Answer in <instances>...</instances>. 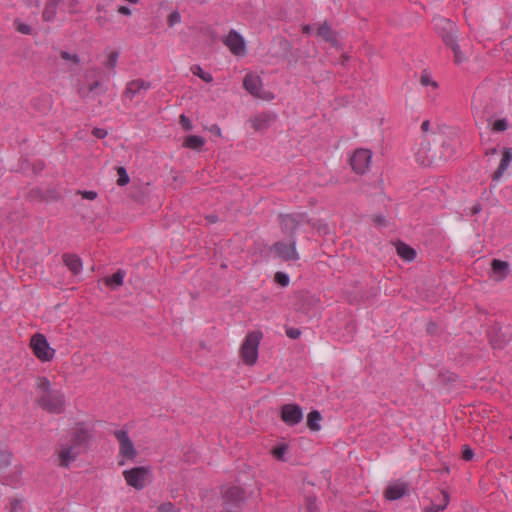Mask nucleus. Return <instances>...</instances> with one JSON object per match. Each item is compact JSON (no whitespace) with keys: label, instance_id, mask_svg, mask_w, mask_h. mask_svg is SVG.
Segmentation results:
<instances>
[{"label":"nucleus","instance_id":"bf43d9fd","mask_svg":"<svg viewBox=\"0 0 512 512\" xmlns=\"http://www.w3.org/2000/svg\"><path fill=\"white\" fill-rule=\"evenodd\" d=\"M210 131L214 133L216 136H221V129L217 125H212Z\"/></svg>","mask_w":512,"mask_h":512},{"label":"nucleus","instance_id":"cd10ccee","mask_svg":"<svg viewBox=\"0 0 512 512\" xmlns=\"http://www.w3.org/2000/svg\"><path fill=\"white\" fill-rule=\"evenodd\" d=\"M321 419H322V416H321L320 412L317 410H312L307 416V426L312 431H319L321 428L320 424H319Z\"/></svg>","mask_w":512,"mask_h":512},{"label":"nucleus","instance_id":"c9c22d12","mask_svg":"<svg viewBox=\"0 0 512 512\" xmlns=\"http://www.w3.org/2000/svg\"><path fill=\"white\" fill-rule=\"evenodd\" d=\"M508 128V122L506 119H498L496 121L493 122L492 124V131L494 132H503L505 130H507Z\"/></svg>","mask_w":512,"mask_h":512},{"label":"nucleus","instance_id":"dca6fc26","mask_svg":"<svg viewBox=\"0 0 512 512\" xmlns=\"http://www.w3.org/2000/svg\"><path fill=\"white\" fill-rule=\"evenodd\" d=\"M510 273V265L507 261L493 259L491 262L490 277L495 281L504 280Z\"/></svg>","mask_w":512,"mask_h":512},{"label":"nucleus","instance_id":"2eb2a0df","mask_svg":"<svg viewBox=\"0 0 512 512\" xmlns=\"http://www.w3.org/2000/svg\"><path fill=\"white\" fill-rule=\"evenodd\" d=\"M150 88L151 83L149 81H145L140 78L131 80L126 84L123 95L129 100H133L136 95L140 94L142 91H147Z\"/></svg>","mask_w":512,"mask_h":512},{"label":"nucleus","instance_id":"4d7b16f0","mask_svg":"<svg viewBox=\"0 0 512 512\" xmlns=\"http://www.w3.org/2000/svg\"><path fill=\"white\" fill-rule=\"evenodd\" d=\"M78 5V0H68V6L70 8V12H75V8Z\"/></svg>","mask_w":512,"mask_h":512},{"label":"nucleus","instance_id":"7ed1b4c3","mask_svg":"<svg viewBox=\"0 0 512 512\" xmlns=\"http://www.w3.org/2000/svg\"><path fill=\"white\" fill-rule=\"evenodd\" d=\"M279 218L282 231L288 233L290 238H295L294 234L297 227L303 223L311 224L313 228H316L319 231H327V226L325 224L311 223V220L306 213L281 214Z\"/></svg>","mask_w":512,"mask_h":512},{"label":"nucleus","instance_id":"ddd939ff","mask_svg":"<svg viewBox=\"0 0 512 512\" xmlns=\"http://www.w3.org/2000/svg\"><path fill=\"white\" fill-rule=\"evenodd\" d=\"M68 441H70L71 445L76 448H80L82 445L86 444L89 439V432L85 427L84 423H78L76 426L70 431L69 436L65 437Z\"/></svg>","mask_w":512,"mask_h":512},{"label":"nucleus","instance_id":"423d86ee","mask_svg":"<svg viewBox=\"0 0 512 512\" xmlns=\"http://www.w3.org/2000/svg\"><path fill=\"white\" fill-rule=\"evenodd\" d=\"M30 346L34 355L42 362L51 361L55 350L50 347L46 337L43 334L36 333L30 340Z\"/></svg>","mask_w":512,"mask_h":512},{"label":"nucleus","instance_id":"603ef678","mask_svg":"<svg viewBox=\"0 0 512 512\" xmlns=\"http://www.w3.org/2000/svg\"><path fill=\"white\" fill-rule=\"evenodd\" d=\"M417 160L419 163H421V165H424V166H429L433 163V159L432 158H429V157H424L423 159H421V151H419L417 153Z\"/></svg>","mask_w":512,"mask_h":512},{"label":"nucleus","instance_id":"774afa93","mask_svg":"<svg viewBox=\"0 0 512 512\" xmlns=\"http://www.w3.org/2000/svg\"><path fill=\"white\" fill-rule=\"evenodd\" d=\"M29 165H30V164H29V162H28L27 160H25V161H24V162H22V164H21V169H22V170H25V169H26V167H27V166H29Z\"/></svg>","mask_w":512,"mask_h":512},{"label":"nucleus","instance_id":"58836bf2","mask_svg":"<svg viewBox=\"0 0 512 512\" xmlns=\"http://www.w3.org/2000/svg\"><path fill=\"white\" fill-rule=\"evenodd\" d=\"M60 57L65 61L72 62L74 65H78L80 63V59L77 54H71L67 51H60Z\"/></svg>","mask_w":512,"mask_h":512},{"label":"nucleus","instance_id":"a18cd8bd","mask_svg":"<svg viewBox=\"0 0 512 512\" xmlns=\"http://www.w3.org/2000/svg\"><path fill=\"white\" fill-rule=\"evenodd\" d=\"M179 122L182 125L184 130H186V131L192 130V128H193L192 123H191L190 119L187 116H185L184 114L180 115Z\"/></svg>","mask_w":512,"mask_h":512},{"label":"nucleus","instance_id":"4c0bfd02","mask_svg":"<svg viewBox=\"0 0 512 512\" xmlns=\"http://www.w3.org/2000/svg\"><path fill=\"white\" fill-rule=\"evenodd\" d=\"M11 463V453L5 450H0V469L6 468Z\"/></svg>","mask_w":512,"mask_h":512},{"label":"nucleus","instance_id":"0eeeda50","mask_svg":"<svg viewBox=\"0 0 512 512\" xmlns=\"http://www.w3.org/2000/svg\"><path fill=\"white\" fill-rule=\"evenodd\" d=\"M222 42L233 55L238 57L245 56V40L236 30L231 29L227 36L223 38Z\"/></svg>","mask_w":512,"mask_h":512},{"label":"nucleus","instance_id":"c85d7f7f","mask_svg":"<svg viewBox=\"0 0 512 512\" xmlns=\"http://www.w3.org/2000/svg\"><path fill=\"white\" fill-rule=\"evenodd\" d=\"M442 501L439 504L432 503L430 506L426 507V512H439L444 510L449 503V494L445 491L441 492Z\"/></svg>","mask_w":512,"mask_h":512},{"label":"nucleus","instance_id":"bb28decb","mask_svg":"<svg viewBox=\"0 0 512 512\" xmlns=\"http://www.w3.org/2000/svg\"><path fill=\"white\" fill-rule=\"evenodd\" d=\"M125 272L122 270H118L112 276L106 277L104 282L107 286L111 288L119 287L123 285Z\"/></svg>","mask_w":512,"mask_h":512},{"label":"nucleus","instance_id":"f704fd0d","mask_svg":"<svg viewBox=\"0 0 512 512\" xmlns=\"http://www.w3.org/2000/svg\"><path fill=\"white\" fill-rule=\"evenodd\" d=\"M14 26L19 33L25 35L32 34V28L29 25L22 23L19 19L14 20Z\"/></svg>","mask_w":512,"mask_h":512},{"label":"nucleus","instance_id":"f3484780","mask_svg":"<svg viewBox=\"0 0 512 512\" xmlns=\"http://www.w3.org/2000/svg\"><path fill=\"white\" fill-rule=\"evenodd\" d=\"M409 491V486L404 482H395L390 484L384 492V496L387 500L394 501L400 499L406 495Z\"/></svg>","mask_w":512,"mask_h":512},{"label":"nucleus","instance_id":"5fc2aeb1","mask_svg":"<svg viewBox=\"0 0 512 512\" xmlns=\"http://www.w3.org/2000/svg\"><path fill=\"white\" fill-rule=\"evenodd\" d=\"M373 222L378 226H386V219L382 215H376L373 217Z\"/></svg>","mask_w":512,"mask_h":512},{"label":"nucleus","instance_id":"aec40b11","mask_svg":"<svg viewBox=\"0 0 512 512\" xmlns=\"http://www.w3.org/2000/svg\"><path fill=\"white\" fill-rule=\"evenodd\" d=\"M512 161V148L505 147L502 151V158L498 168L492 174L493 181H499Z\"/></svg>","mask_w":512,"mask_h":512},{"label":"nucleus","instance_id":"b1692460","mask_svg":"<svg viewBox=\"0 0 512 512\" xmlns=\"http://www.w3.org/2000/svg\"><path fill=\"white\" fill-rule=\"evenodd\" d=\"M317 34L333 46H336L338 43L335 33L327 22H324L319 26Z\"/></svg>","mask_w":512,"mask_h":512},{"label":"nucleus","instance_id":"0e129e2a","mask_svg":"<svg viewBox=\"0 0 512 512\" xmlns=\"http://www.w3.org/2000/svg\"><path fill=\"white\" fill-rule=\"evenodd\" d=\"M132 197L136 200V201H142L143 200V195H139V193H136L135 192H132Z\"/></svg>","mask_w":512,"mask_h":512},{"label":"nucleus","instance_id":"c756f323","mask_svg":"<svg viewBox=\"0 0 512 512\" xmlns=\"http://www.w3.org/2000/svg\"><path fill=\"white\" fill-rule=\"evenodd\" d=\"M490 344L494 349H502L506 345V340L499 332L490 335Z\"/></svg>","mask_w":512,"mask_h":512},{"label":"nucleus","instance_id":"f257e3e1","mask_svg":"<svg viewBox=\"0 0 512 512\" xmlns=\"http://www.w3.org/2000/svg\"><path fill=\"white\" fill-rule=\"evenodd\" d=\"M36 404L51 414H60L65 410V396L60 390L51 388L47 377L36 378Z\"/></svg>","mask_w":512,"mask_h":512},{"label":"nucleus","instance_id":"e433bc0d","mask_svg":"<svg viewBox=\"0 0 512 512\" xmlns=\"http://www.w3.org/2000/svg\"><path fill=\"white\" fill-rule=\"evenodd\" d=\"M420 83L423 86H432L434 89H436L438 87L437 82L433 81L430 78V75L426 71L422 72V74L420 76Z\"/></svg>","mask_w":512,"mask_h":512},{"label":"nucleus","instance_id":"13d9d810","mask_svg":"<svg viewBox=\"0 0 512 512\" xmlns=\"http://www.w3.org/2000/svg\"><path fill=\"white\" fill-rule=\"evenodd\" d=\"M118 12L120 14H123V15H130L131 14V10L128 7H126V6H120L118 8Z\"/></svg>","mask_w":512,"mask_h":512},{"label":"nucleus","instance_id":"5701e85b","mask_svg":"<svg viewBox=\"0 0 512 512\" xmlns=\"http://www.w3.org/2000/svg\"><path fill=\"white\" fill-rule=\"evenodd\" d=\"M396 251L405 261H412L416 258V251L404 242L398 241L396 243Z\"/></svg>","mask_w":512,"mask_h":512},{"label":"nucleus","instance_id":"9b49d317","mask_svg":"<svg viewBox=\"0 0 512 512\" xmlns=\"http://www.w3.org/2000/svg\"><path fill=\"white\" fill-rule=\"evenodd\" d=\"M281 419L289 426L297 425L303 419V411L297 404H285L281 408Z\"/></svg>","mask_w":512,"mask_h":512},{"label":"nucleus","instance_id":"79ce46f5","mask_svg":"<svg viewBox=\"0 0 512 512\" xmlns=\"http://www.w3.org/2000/svg\"><path fill=\"white\" fill-rule=\"evenodd\" d=\"M100 87H101V82L100 81H94L91 84H89L87 92L84 91V90H79V95L81 97L85 98V97L88 96L89 93L95 91L96 89H98Z\"/></svg>","mask_w":512,"mask_h":512},{"label":"nucleus","instance_id":"f03ea898","mask_svg":"<svg viewBox=\"0 0 512 512\" xmlns=\"http://www.w3.org/2000/svg\"><path fill=\"white\" fill-rule=\"evenodd\" d=\"M247 493L244 488L226 485L221 488L222 512H241L246 501Z\"/></svg>","mask_w":512,"mask_h":512},{"label":"nucleus","instance_id":"c03bdc74","mask_svg":"<svg viewBox=\"0 0 512 512\" xmlns=\"http://www.w3.org/2000/svg\"><path fill=\"white\" fill-rule=\"evenodd\" d=\"M181 20V16H180V13L178 11H173L169 16H168V25L170 27L174 26L175 24L179 23Z\"/></svg>","mask_w":512,"mask_h":512},{"label":"nucleus","instance_id":"338daca9","mask_svg":"<svg viewBox=\"0 0 512 512\" xmlns=\"http://www.w3.org/2000/svg\"><path fill=\"white\" fill-rule=\"evenodd\" d=\"M496 153H497V149L496 148H491V149L486 151V155H494Z\"/></svg>","mask_w":512,"mask_h":512},{"label":"nucleus","instance_id":"e2e57ef3","mask_svg":"<svg viewBox=\"0 0 512 512\" xmlns=\"http://www.w3.org/2000/svg\"><path fill=\"white\" fill-rule=\"evenodd\" d=\"M435 330H436V325L434 323H429V325L427 327V331L429 333H433Z\"/></svg>","mask_w":512,"mask_h":512},{"label":"nucleus","instance_id":"49530a36","mask_svg":"<svg viewBox=\"0 0 512 512\" xmlns=\"http://www.w3.org/2000/svg\"><path fill=\"white\" fill-rule=\"evenodd\" d=\"M286 335L291 339H298L301 335V331L298 328L288 327L286 329Z\"/></svg>","mask_w":512,"mask_h":512},{"label":"nucleus","instance_id":"69168bd1","mask_svg":"<svg viewBox=\"0 0 512 512\" xmlns=\"http://www.w3.org/2000/svg\"><path fill=\"white\" fill-rule=\"evenodd\" d=\"M132 197L136 200V201H142L143 200V195H139V193H136L135 192H132Z\"/></svg>","mask_w":512,"mask_h":512},{"label":"nucleus","instance_id":"680f3d73","mask_svg":"<svg viewBox=\"0 0 512 512\" xmlns=\"http://www.w3.org/2000/svg\"><path fill=\"white\" fill-rule=\"evenodd\" d=\"M206 219L210 222V223H215L218 221V217L215 216V215H209L206 217Z\"/></svg>","mask_w":512,"mask_h":512},{"label":"nucleus","instance_id":"1a4fd4ad","mask_svg":"<svg viewBox=\"0 0 512 512\" xmlns=\"http://www.w3.org/2000/svg\"><path fill=\"white\" fill-rule=\"evenodd\" d=\"M372 153L368 149H357L350 158L352 170L357 174H364L370 165Z\"/></svg>","mask_w":512,"mask_h":512},{"label":"nucleus","instance_id":"ea45409f","mask_svg":"<svg viewBox=\"0 0 512 512\" xmlns=\"http://www.w3.org/2000/svg\"><path fill=\"white\" fill-rule=\"evenodd\" d=\"M158 512H181L179 508H177L171 502H164L158 506Z\"/></svg>","mask_w":512,"mask_h":512},{"label":"nucleus","instance_id":"f8f14e48","mask_svg":"<svg viewBox=\"0 0 512 512\" xmlns=\"http://www.w3.org/2000/svg\"><path fill=\"white\" fill-rule=\"evenodd\" d=\"M274 251L276 255L285 260H298L299 256L296 251V240L295 238H290V243H284V242H276L273 245Z\"/></svg>","mask_w":512,"mask_h":512},{"label":"nucleus","instance_id":"473e14b6","mask_svg":"<svg viewBox=\"0 0 512 512\" xmlns=\"http://www.w3.org/2000/svg\"><path fill=\"white\" fill-rule=\"evenodd\" d=\"M117 173H118V180H117V185L118 186H125L126 184L129 183V176L127 174V171L124 167L120 166V167H117Z\"/></svg>","mask_w":512,"mask_h":512},{"label":"nucleus","instance_id":"393cba45","mask_svg":"<svg viewBox=\"0 0 512 512\" xmlns=\"http://www.w3.org/2000/svg\"><path fill=\"white\" fill-rule=\"evenodd\" d=\"M206 140L202 136L189 135L185 138L183 146L192 150L199 151L205 145Z\"/></svg>","mask_w":512,"mask_h":512},{"label":"nucleus","instance_id":"6e6d98bb","mask_svg":"<svg viewBox=\"0 0 512 512\" xmlns=\"http://www.w3.org/2000/svg\"><path fill=\"white\" fill-rule=\"evenodd\" d=\"M482 210V207L479 203H476L471 208V214L476 215Z\"/></svg>","mask_w":512,"mask_h":512},{"label":"nucleus","instance_id":"a878e982","mask_svg":"<svg viewBox=\"0 0 512 512\" xmlns=\"http://www.w3.org/2000/svg\"><path fill=\"white\" fill-rule=\"evenodd\" d=\"M445 44L452 49L454 53V61L456 64H460L465 60V57L460 51V47L456 39H451L450 36H445Z\"/></svg>","mask_w":512,"mask_h":512},{"label":"nucleus","instance_id":"6ab92c4d","mask_svg":"<svg viewBox=\"0 0 512 512\" xmlns=\"http://www.w3.org/2000/svg\"><path fill=\"white\" fill-rule=\"evenodd\" d=\"M243 86L250 94L259 98H263V96L260 94V90L262 88V80L259 76L251 73L247 74L244 77ZM264 99L267 98L264 97Z\"/></svg>","mask_w":512,"mask_h":512},{"label":"nucleus","instance_id":"8fccbe9b","mask_svg":"<svg viewBox=\"0 0 512 512\" xmlns=\"http://www.w3.org/2000/svg\"><path fill=\"white\" fill-rule=\"evenodd\" d=\"M473 456H474V453H473L472 449L469 448L468 446H464L463 451H462V458L466 461H469L473 458Z\"/></svg>","mask_w":512,"mask_h":512},{"label":"nucleus","instance_id":"9d476101","mask_svg":"<svg viewBox=\"0 0 512 512\" xmlns=\"http://www.w3.org/2000/svg\"><path fill=\"white\" fill-rule=\"evenodd\" d=\"M113 435L119 442V454L128 460H133L137 456V451L133 442L128 436V432L124 429L116 430Z\"/></svg>","mask_w":512,"mask_h":512},{"label":"nucleus","instance_id":"412c9836","mask_svg":"<svg viewBox=\"0 0 512 512\" xmlns=\"http://www.w3.org/2000/svg\"><path fill=\"white\" fill-rule=\"evenodd\" d=\"M64 0H45L44 8L42 11V19L45 22H51L55 19L58 6Z\"/></svg>","mask_w":512,"mask_h":512},{"label":"nucleus","instance_id":"39448f33","mask_svg":"<svg viewBox=\"0 0 512 512\" xmlns=\"http://www.w3.org/2000/svg\"><path fill=\"white\" fill-rule=\"evenodd\" d=\"M55 454L57 455V464L63 468H69L80 454L78 448L71 445L70 441L61 437L56 445Z\"/></svg>","mask_w":512,"mask_h":512},{"label":"nucleus","instance_id":"052dcab7","mask_svg":"<svg viewBox=\"0 0 512 512\" xmlns=\"http://www.w3.org/2000/svg\"><path fill=\"white\" fill-rule=\"evenodd\" d=\"M429 127H430V122L428 120H425L422 122L421 130L423 132H427L429 130Z\"/></svg>","mask_w":512,"mask_h":512},{"label":"nucleus","instance_id":"09e8293b","mask_svg":"<svg viewBox=\"0 0 512 512\" xmlns=\"http://www.w3.org/2000/svg\"><path fill=\"white\" fill-rule=\"evenodd\" d=\"M32 170H33V173L34 174H38L40 173L44 167H45V163L41 160H38V161H35L32 165Z\"/></svg>","mask_w":512,"mask_h":512},{"label":"nucleus","instance_id":"a211bd4d","mask_svg":"<svg viewBox=\"0 0 512 512\" xmlns=\"http://www.w3.org/2000/svg\"><path fill=\"white\" fill-rule=\"evenodd\" d=\"M435 27L444 42L445 36H450L451 39H456V25L450 20L445 18H437L435 19Z\"/></svg>","mask_w":512,"mask_h":512},{"label":"nucleus","instance_id":"6e6552de","mask_svg":"<svg viewBox=\"0 0 512 512\" xmlns=\"http://www.w3.org/2000/svg\"><path fill=\"white\" fill-rule=\"evenodd\" d=\"M149 472V469L146 467H135L130 470H125L123 476L128 485L137 490H141L146 485Z\"/></svg>","mask_w":512,"mask_h":512},{"label":"nucleus","instance_id":"a19ab883","mask_svg":"<svg viewBox=\"0 0 512 512\" xmlns=\"http://www.w3.org/2000/svg\"><path fill=\"white\" fill-rule=\"evenodd\" d=\"M119 53L117 51H113L108 55V59L105 62V66L109 69H114L116 67L118 61Z\"/></svg>","mask_w":512,"mask_h":512},{"label":"nucleus","instance_id":"4468645a","mask_svg":"<svg viewBox=\"0 0 512 512\" xmlns=\"http://www.w3.org/2000/svg\"><path fill=\"white\" fill-rule=\"evenodd\" d=\"M277 119L273 112H261L250 118V122L255 131H264L268 129Z\"/></svg>","mask_w":512,"mask_h":512},{"label":"nucleus","instance_id":"de8ad7c7","mask_svg":"<svg viewBox=\"0 0 512 512\" xmlns=\"http://www.w3.org/2000/svg\"><path fill=\"white\" fill-rule=\"evenodd\" d=\"M78 194H80L82 196V198L84 199H88V200H94L97 198V192L95 191H78L77 192Z\"/></svg>","mask_w":512,"mask_h":512},{"label":"nucleus","instance_id":"7c9ffc66","mask_svg":"<svg viewBox=\"0 0 512 512\" xmlns=\"http://www.w3.org/2000/svg\"><path fill=\"white\" fill-rule=\"evenodd\" d=\"M191 71L195 76H198L206 83H210L213 81V77L210 73L204 72L203 69L199 65H193L191 67Z\"/></svg>","mask_w":512,"mask_h":512},{"label":"nucleus","instance_id":"2f4dec72","mask_svg":"<svg viewBox=\"0 0 512 512\" xmlns=\"http://www.w3.org/2000/svg\"><path fill=\"white\" fill-rule=\"evenodd\" d=\"M7 509L9 512H24L23 500L19 498L11 499Z\"/></svg>","mask_w":512,"mask_h":512},{"label":"nucleus","instance_id":"37998d69","mask_svg":"<svg viewBox=\"0 0 512 512\" xmlns=\"http://www.w3.org/2000/svg\"><path fill=\"white\" fill-rule=\"evenodd\" d=\"M275 281H276L279 285H281V286L285 287V286H287V285L289 284V277H288V275H287V274H285V273H283V272H277V273L275 274Z\"/></svg>","mask_w":512,"mask_h":512},{"label":"nucleus","instance_id":"3c124183","mask_svg":"<svg viewBox=\"0 0 512 512\" xmlns=\"http://www.w3.org/2000/svg\"><path fill=\"white\" fill-rule=\"evenodd\" d=\"M92 134L96 138L103 139L107 136L108 133L105 129L95 127L92 130Z\"/></svg>","mask_w":512,"mask_h":512},{"label":"nucleus","instance_id":"72a5a7b5","mask_svg":"<svg viewBox=\"0 0 512 512\" xmlns=\"http://www.w3.org/2000/svg\"><path fill=\"white\" fill-rule=\"evenodd\" d=\"M288 451V445L287 444H280L279 446L275 447L272 450L273 456L281 461H285L284 455Z\"/></svg>","mask_w":512,"mask_h":512},{"label":"nucleus","instance_id":"864d4df0","mask_svg":"<svg viewBox=\"0 0 512 512\" xmlns=\"http://www.w3.org/2000/svg\"><path fill=\"white\" fill-rule=\"evenodd\" d=\"M307 510L308 512H318L315 499L307 498Z\"/></svg>","mask_w":512,"mask_h":512},{"label":"nucleus","instance_id":"20e7f679","mask_svg":"<svg viewBox=\"0 0 512 512\" xmlns=\"http://www.w3.org/2000/svg\"><path fill=\"white\" fill-rule=\"evenodd\" d=\"M262 333L260 331H253L247 334L243 344L241 345L240 354L243 362L246 365H254L258 358V347Z\"/></svg>","mask_w":512,"mask_h":512},{"label":"nucleus","instance_id":"4be33fe9","mask_svg":"<svg viewBox=\"0 0 512 512\" xmlns=\"http://www.w3.org/2000/svg\"><path fill=\"white\" fill-rule=\"evenodd\" d=\"M62 258L64 264L74 275L80 273V271L82 270V261L77 255L66 253L63 255Z\"/></svg>","mask_w":512,"mask_h":512}]
</instances>
